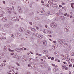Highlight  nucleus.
Listing matches in <instances>:
<instances>
[{
  "mask_svg": "<svg viewBox=\"0 0 74 74\" xmlns=\"http://www.w3.org/2000/svg\"><path fill=\"white\" fill-rule=\"evenodd\" d=\"M59 44H64L65 42H66V40L65 39H61L59 41Z\"/></svg>",
  "mask_w": 74,
  "mask_h": 74,
  "instance_id": "nucleus-1",
  "label": "nucleus"
},
{
  "mask_svg": "<svg viewBox=\"0 0 74 74\" xmlns=\"http://www.w3.org/2000/svg\"><path fill=\"white\" fill-rule=\"evenodd\" d=\"M31 34V32L30 31H27L25 33V34L26 36H30Z\"/></svg>",
  "mask_w": 74,
  "mask_h": 74,
  "instance_id": "nucleus-2",
  "label": "nucleus"
},
{
  "mask_svg": "<svg viewBox=\"0 0 74 74\" xmlns=\"http://www.w3.org/2000/svg\"><path fill=\"white\" fill-rule=\"evenodd\" d=\"M50 25L51 26V27H56L57 26V24L56 23L54 22L51 24Z\"/></svg>",
  "mask_w": 74,
  "mask_h": 74,
  "instance_id": "nucleus-3",
  "label": "nucleus"
},
{
  "mask_svg": "<svg viewBox=\"0 0 74 74\" xmlns=\"http://www.w3.org/2000/svg\"><path fill=\"white\" fill-rule=\"evenodd\" d=\"M11 19L12 21H19V19H17V18L16 17H11Z\"/></svg>",
  "mask_w": 74,
  "mask_h": 74,
  "instance_id": "nucleus-4",
  "label": "nucleus"
},
{
  "mask_svg": "<svg viewBox=\"0 0 74 74\" xmlns=\"http://www.w3.org/2000/svg\"><path fill=\"white\" fill-rule=\"evenodd\" d=\"M15 73L14 71L13 70H11L8 72L7 73V74H14Z\"/></svg>",
  "mask_w": 74,
  "mask_h": 74,
  "instance_id": "nucleus-5",
  "label": "nucleus"
},
{
  "mask_svg": "<svg viewBox=\"0 0 74 74\" xmlns=\"http://www.w3.org/2000/svg\"><path fill=\"white\" fill-rule=\"evenodd\" d=\"M2 21L3 22H6L7 21V18L5 17H3L2 19Z\"/></svg>",
  "mask_w": 74,
  "mask_h": 74,
  "instance_id": "nucleus-6",
  "label": "nucleus"
},
{
  "mask_svg": "<svg viewBox=\"0 0 74 74\" xmlns=\"http://www.w3.org/2000/svg\"><path fill=\"white\" fill-rule=\"evenodd\" d=\"M19 30L21 32H25V29L22 27L20 28Z\"/></svg>",
  "mask_w": 74,
  "mask_h": 74,
  "instance_id": "nucleus-7",
  "label": "nucleus"
},
{
  "mask_svg": "<svg viewBox=\"0 0 74 74\" xmlns=\"http://www.w3.org/2000/svg\"><path fill=\"white\" fill-rule=\"evenodd\" d=\"M69 28H70L69 27L67 26L64 28V30L66 32H67V31H68L69 30Z\"/></svg>",
  "mask_w": 74,
  "mask_h": 74,
  "instance_id": "nucleus-8",
  "label": "nucleus"
},
{
  "mask_svg": "<svg viewBox=\"0 0 74 74\" xmlns=\"http://www.w3.org/2000/svg\"><path fill=\"white\" fill-rule=\"evenodd\" d=\"M33 35L35 37H38V34L36 33H34Z\"/></svg>",
  "mask_w": 74,
  "mask_h": 74,
  "instance_id": "nucleus-9",
  "label": "nucleus"
},
{
  "mask_svg": "<svg viewBox=\"0 0 74 74\" xmlns=\"http://www.w3.org/2000/svg\"><path fill=\"white\" fill-rule=\"evenodd\" d=\"M52 7H53L54 8H56L57 7H58V5L56 4H53V5H52Z\"/></svg>",
  "mask_w": 74,
  "mask_h": 74,
  "instance_id": "nucleus-10",
  "label": "nucleus"
},
{
  "mask_svg": "<svg viewBox=\"0 0 74 74\" xmlns=\"http://www.w3.org/2000/svg\"><path fill=\"white\" fill-rule=\"evenodd\" d=\"M5 26L6 27L8 28V27H10V25L9 24H7L5 25Z\"/></svg>",
  "mask_w": 74,
  "mask_h": 74,
  "instance_id": "nucleus-11",
  "label": "nucleus"
},
{
  "mask_svg": "<svg viewBox=\"0 0 74 74\" xmlns=\"http://www.w3.org/2000/svg\"><path fill=\"white\" fill-rule=\"evenodd\" d=\"M3 50L5 52H6L7 51V48L6 46L4 47Z\"/></svg>",
  "mask_w": 74,
  "mask_h": 74,
  "instance_id": "nucleus-12",
  "label": "nucleus"
},
{
  "mask_svg": "<svg viewBox=\"0 0 74 74\" xmlns=\"http://www.w3.org/2000/svg\"><path fill=\"white\" fill-rule=\"evenodd\" d=\"M60 18H61L62 21H64V19H65V17L63 16H60Z\"/></svg>",
  "mask_w": 74,
  "mask_h": 74,
  "instance_id": "nucleus-13",
  "label": "nucleus"
},
{
  "mask_svg": "<svg viewBox=\"0 0 74 74\" xmlns=\"http://www.w3.org/2000/svg\"><path fill=\"white\" fill-rule=\"evenodd\" d=\"M44 12H44V11H42V12H41L40 11H38V12H37V13L38 14H40V15H41V14H41V13H42Z\"/></svg>",
  "mask_w": 74,
  "mask_h": 74,
  "instance_id": "nucleus-14",
  "label": "nucleus"
},
{
  "mask_svg": "<svg viewBox=\"0 0 74 74\" xmlns=\"http://www.w3.org/2000/svg\"><path fill=\"white\" fill-rule=\"evenodd\" d=\"M62 60H65L66 59V57L64 56H62Z\"/></svg>",
  "mask_w": 74,
  "mask_h": 74,
  "instance_id": "nucleus-15",
  "label": "nucleus"
},
{
  "mask_svg": "<svg viewBox=\"0 0 74 74\" xmlns=\"http://www.w3.org/2000/svg\"><path fill=\"white\" fill-rule=\"evenodd\" d=\"M57 47H56V46L55 45H53L52 47L53 49H55V48H56Z\"/></svg>",
  "mask_w": 74,
  "mask_h": 74,
  "instance_id": "nucleus-16",
  "label": "nucleus"
},
{
  "mask_svg": "<svg viewBox=\"0 0 74 74\" xmlns=\"http://www.w3.org/2000/svg\"><path fill=\"white\" fill-rule=\"evenodd\" d=\"M37 42L38 43H40V42H41V39H38Z\"/></svg>",
  "mask_w": 74,
  "mask_h": 74,
  "instance_id": "nucleus-17",
  "label": "nucleus"
},
{
  "mask_svg": "<svg viewBox=\"0 0 74 74\" xmlns=\"http://www.w3.org/2000/svg\"><path fill=\"white\" fill-rule=\"evenodd\" d=\"M15 50H16L17 52H20V49L18 48L16 49H15Z\"/></svg>",
  "mask_w": 74,
  "mask_h": 74,
  "instance_id": "nucleus-18",
  "label": "nucleus"
},
{
  "mask_svg": "<svg viewBox=\"0 0 74 74\" xmlns=\"http://www.w3.org/2000/svg\"><path fill=\"white\" fill-rule=\"evenodd\" d=\"M38 37H39V38H42L43 36L42 35H38Z\"/></svg>",
  "mask_w": 74,
  "mask_h": 74,
  "instance_id": "nucleus-19",
  "label": "nucleus"
},
{
  "mask_svg": "<svg viewBox=\"0 0 74 74\" xmlns=\"http://www.w3.org/2000/svg\"><path fill=\"white\" fill-rule=\"evenodd\" d=\"M54 71H58V68H54L53 69Z\"/></svg>",
  "mask_w": 74,
  "mask_h": 74,
  "instance_id": "nucleus-20",
  "label": "nucleus"
},
{
  "mask_svg": "<svg viewBox=\"0 0 74 74\" xmlns=\"http://www.w3.org/2000/svg\"><path fill=\"white\" fill-rule=\"evenodd\" d=\"M18 11L19 13H22V10L21 9L20 10H18Z\"/></svg>",
  "mask_w": 74,
  "mask_h": 74,
  "instance_id": "nucleus-21",
  "label": "nucleus"
},
{
  "mask_svg": "<svg viewBox=\"0 0 74 74\" xmlns=\"http://www.w3.org/2000/svg\"><path fill=\"white\" fill-rule=\"evenodd\" d=\"M35 19L36 20H39V19H40V18L38 17H37L35 18Z\"/></svg>",
  "mask_w": 74,
  "mask_h": 74,
  "instance_id": "nucleus-22",
  "label": "nucleus"
},
{
  "mask_svg": "<svg viewBox=\"0 0 74 74\" xmlns=\"http://www.w3.org/2000/svg\"><path fill=\"white\" fill-rule=\"evenodd\" d=\"M47 33H49V34H51V33H52V31H47Z\"/></svg>",
  "mask_w": 74,
  "mask_h": 74,
  "instance_id": "nucleus-23",
  "label": "nucleus"
},
{
  "mask_svg": "<svg viewBox=\"0 0 74 74\" xmlns=\"http://www.w3.org/2000/svg\"><path fill=\"white\" fill-rule=\"evenodd\" d=\"M8 51H10V52H14V50H11V49H10V48H9L8 49Z\"/></svg>",
  "mask_w": 74,
  "mask_h": 74,
  "instance_id": "nucleus-24",
  "label": "nucleus"
},
{
  "mask_svg": "<svg viewBox=\"0 0 74 74\" xmlns=\"http://www.w3.org/2000/svg\"><path fill=\"white\" fill-rule=\"evenodd\" d=\"M6 10L7 11H10V8H7Z\"/></svg>",
  "mask_w": 74,
  "mask_h": 74,
  "instance_id": "nucleus-25",
  "label": "nucleus"
},
{
  "mask_svg": "<svg viewBox=\"0 0 74 74\" xmlns=\"http://www.w3.org/2000/svg\"><path fill=\"white\" fill-rule=\"evenodd\" d=\"M43 52L45 53H47V50H43Z\"/></svg>",
  "mask_w": 74,
  "mask_h": 74,
  "instance_id": "nucleus-26",
  "label": "nucleus"
},
{
  "mask_svg": "<svg viewBox=\"0 0 74 74\" xmlns=\"http://www.w3.org/2000/svg\"><path fill=\"white\" fill-rule=\"evenodd\" d=\"M71 7L73 8H74V3H72L71 4Z\"/></svg>",
  "mask_w": 74,
  "mask_h": 74,
  "instance_id": "nucleus-27",
  "label": "nucleus"
},
{
  "mask_svg": "<svg viewBox=\"0 0 74 74\" xmlns=\"http://www.w3.org/2000/svg\"><path fill=\"white\" fill-rule=\"evenodd\" d=\"M31 30L33 32H35L36 29L34 28H32L31 29Z\"/></svg>",
  "mask_w": 74,
  "mask_h": 74,
  "instance_id": "nucleus-28",
  "label": "nucleus"
},
{
  "mask_svg": "<svg viewBox=\"0 0 74 74\" xmlns=\"http://www.w3.org/2000/svg\"><path fill=\"white\" fill-rule=\"evenodd\" d=\"M43 44L44 45H47V42H43Z\"/></svg>",
  "mask_w": 74,
  "mask_h": 74,
  "instance_id": "nucleus-29",
  "label": "nucleus"
},
{
  "mask_svg": "<svg viewBox=\"0 0 74 74\" xmlns=\"http://www.w3.org/2000/svg\"><path fill=\"white\" fill-rule=\"evenodd\" d=\"M12 67L11 66H8V69H11V68H12Z\"/></svg>",
  "mask_w": 74,
  "mask_h": 74,
  "instance_id": "nucleus-30",
  "label": "nucleus"
},
{
  "mask_svg": "<svg viewBox=\"0 0 74 74\" xmlns=\"http://www.w3.org/2000/svg\"><path fill=\"white\" fill-rule=\"evenodd\" d=\"M40 65H41V66L42 67V66H43V65H44V63H43V62H41L40 63Z\"/></svg>",
  "mask_w": 74,
  "mask_h": 74,
  "instance_id": "nucleus-31",
  "label": "nucleus"
},
{
  "mask_svg": "<svg viewBox=\"0 0 74 74\" xmlns=\"http://www.w3.org/2000/svg\"><path fill=\"white\" fill-rule=\"evenodd\" d=\"M60 34L61 35H62V34H63V32L62 31L60 32Z\"/></svg>",
  "mask_w": 74,
  "mask_h": 74,
  "instance_id": "nucleus-32",
  "label": "nucleus"
},
{
  "mask_svg": "<svg viewBox=\"0 0 74 74\" xmlns=\"http://www.w3.org/2000/svg\"><path fill=\"white\" fill-rule=\"evenodd\" d=\"M71 56H74V53H72L71 54Z\"/></svg>",
  "mask_w": 74,
  "mask_h": 74,
  "instance_id": "nucleus-33",
  "label": "nucleus"
},
{
  "mask_svg": "<svg viewBox=\"0 0 74 74\" xmlns=\"http://www.w3.org/2000/svg\"><path fill=\"white\" fill-rule=\"evenodd\" d=\"M46 6L47 7H49V5L48 4H46Z\"/></svg>",
  "mask_w": 74,
  "mask_h": 74,
  "instance_id": "nucleus-34",
  "label": "nucleus"
},
{
  "mask_svg": "<svg viewBox=\"0 0 74 74\" xmlns=\"http://www.w3.org/2000/svg\"><path fill=\"white\" fill-rule=\"evenodd\" d=\"M10 40H8L6 42V43H10Z\"/></svg>",
  "mask_w": 74,
  "mask_h": 74,
  "instance_id": "nucleus-35",
  "label": "nucleus"
},
{
  "mask_svg": "<svg viewBox=\"0 0 74 74\" xmlns=\"http://www.w3.org/2000/svg\"><path fill=\"white\" fill-rule=\"evenodd\" d=\"M16 36H19L20 34H19L17 33L16 34Z\"/></svg>",
  "mask_w": 74,
  "mask_h": 74,
  "instance_id": "nucleus-36",
  "label": "nucleus"
},
{
  "mask_svg": "<svg viewBox=\"0 0 74 74\" xmlns=\"http://www.w3.org/2000/svg\"><path fill=\"white\" fill-rule=\"evenodd\" d=\"M4 15L2 14H0V17H3V16Z\"/></svg>",
  "mask_w": 74,
  "mask_h": 74,
  "instance_id": "nucleus-37",
  "label": "nucleus"
},
{
  "mask_svg": "<svg viewBox=\"0 0 74 74\" xmlns=\"http://www.w3.org/2000/svg\"><path fill=\"white\" fill-rule=\"evenodd\" d=\"M52 4H53V3L52 2H50L49 4H50V5H51V6Z\"/></svg>",
  "mask_w": 74,
  "mask_h": 74,
  "instance_id": "nucleus-38",
  "label": "nucleus"
},
{
  "mask_svg": "<svg viewBox=\"0 0 74 74\" xmlns=\"http://www.w3.org/2000/svg\"><path fill=\"white\" fill-rule=\"evenodd\" d=\"M48 71H51V68L50 67H49L48 68Z\"/></svg>",
  "mask_w": 74,
  "mask_h": 74,
  "instance_id": "nucleus-39",
  "label": "nucleus"
},
{
  "mask_svg": "<svg viewBox=\"0 0 74 74\" xmlns=\"http://www.w3.org/2000/svg\"><path fill=\"white\" fill-rule=\"evenodd\" d=\"M60 15V14H59V13H57L56 14V16H59V15Z\"/></svg>",
  "mask_w": 74,
  "mask_h": 74,
  "instance_id": "nucleus-40",
  "label": "nucleus"
},
{
  "mask_svg": "<svg viewBox=\"0 0 74 74\" xmlns=\"http://www.w3.org/2000/svg\"><path fill=\"white\" fill-rule=\"evenodd\" d=\"M11 37H13V38H14V34H11Z\"/></svg>",
  "mask_w": 74,
  "mask_h": 74,
  "instance_id": "nucleus-41",
  "label": "nucleus"
},
{
  "mask_svg": "<svg viewBox=\"0 0 74 74\" xmlns=\"http://www.w3.org/2000/svg\"><path fill=\"white\" fill-rule=\"evenodd\" d=\"M15 26L16 27H19V25H18L17 24H16L15 25Z\"/></svg>",
  "mask_w": 74,
  "mask_h": 74,
  "instance_id": "nucleus-42",
  "label": "nucleus"
},
{
  "mask_svg": "<svg viewBox=\"0 0 74 74\" xmlns=\"http://www.w3.org/2000/svg\"><path fill=\"white\" fill-rule=\"evenodd\" d=\"M21 9V7H18V8H17V10H20Z\"/></svg>",
  "mask_w": 74,
  "mask_h": 74,
  "instance_id": "nucleus-43",
  "label": "nucleus"
},
{
  "mask_svg": "<svg viewBox=\"0 0 74 74\" xmlns=\"http://www.w3.org/2000/svg\"><path fill=\"white\" fill-rule=\"evenodd\" d=\"M28 29H32V27H28Z\"/></svg>",
  "mask_w": 74,
  "mask_h": 74,
  "instance_id": "nucleus-44",
  "label": "nucleus"
},
{
  "mask_svg": "<svg viewBox=\"0 0 74 74\" xmlns=\"http://www.w3.org/2000/svg\"><path fill=\"white\" fill-rule=\"evenodd\" d=\"M64 45L65 46H67H67H69V45H67V43H65Z\"/></svg>",
  "mask_w": 74,
  "mask_h": 74,
  "instance_id": "nucleus-45",
  "label": "nucleus"
},
{
  "mask_svg": "<svg viewBox=\"0 0 74 74\" xmlns=\"http://www.w3.org/2000/svg\"><path fill=\"white\" fill-rule=\"evenodd\" d=\"M62 9H64V10H65L66 8L64 7H62Z\"/></svg>",
  "mask_w": 74,
  "mask_h": 74,
  "instance_id": "nucleus-46",
  "label": "nucleus"
},
{
  "mask_svg": "<svg viewBox=\"0 0 74 74\" xmlns=\"http://www.w3.org/2000/svg\"><path fill=\"white\" fill-rule=\"evenodd\" d=\"M70 58H68L66 59V60H70Z\"/></svg>",
  "mask_w": 74,
  "mask_h": 74,
  "instance_id": "nucleus-47",
  "label": "nucleus"
},
{
  "mask_svg": "<svg viewBox=\"0 0 74 74\" xmlns=\"http://www.w3.org/2000/svg\"><path fill=\"white\" fill-rule=\"evenodd\" d=\"M69 66L70 67H71V66H72V64H71L69 65Z\"/></svg>",
  "mask_w": 74,
  "mask_h": 74,
  "instance_id": "nucleus-48",
  "label": "nucleus"
},
{
  "mask_svg": "<svg viewBox=\"0 0 74 74\" xmlns=\"http://www.w3.org/2000/svg\"><path fill=\"white\" fill-rule=\"evenodd\" d=\"M51 60H53L54 59V58L52 57L51 59Z\"/></svg>",
  "mask_w": 74,
  "mask_h": 74,
  "instance_id": "nucleus-49",
  "label": "nucleus"
},
{
  "mask_svg": "<svg viewBox=\"0 0 74 74\" xmlns=\"http://www.w3.org/2000/svg\"><path fill=\"white\" fill-rule=\"evenodd\" d=\"M71 62H72V61H74V59H71Z\"/></svg>",
  "mask_w": 74,
  "mask_h": 74,
  "instance_id": "nucleus-50",
  "label": "nucleus"
},
{
  "mask_svg": "<svg viewBox=\"0 0 74 74\" xmlns=\"http://www.w3.org/2000/svg\"><path fill=\"white\" fill-rule=\"evenodd\" d=\"M28 66L29 67H30V65L29 64H28Z\"/></svg>",
  "mask_w": 74,
  "mask_h": 74,
  "instance_id": "nucleus-51",
  "label": "nucleus"
},
{
  "mask_svg": "<svg viewBox=\"0 0 74 74\" xmlns=\"http://www.w3.org/2000/svg\"><path fill=\"white\" fill-rule=\"evenodd\" d=\"M21 40H25V39L23 38H21Z\"/></svg>",
  "mask_w": 74,
  "mask_h": 74,
  "instance_id": "nucleus-52",
  "label": "nucleus"
},
{
  "mask_svg": "<svg viewBox=\"0 0 74 74\" xmlns=\"http://www.w3.org/2000/svg\"><path fill=\"white\" fill-rule=\"evenodd\" d=\"M1 67H3V64H1Z\"/></svg>",
  "mask_w": 74,
  "mask_h": 74,
  "instance_id": "nucleus-53",
  "label": "nucleus"
},
{
  "mask_svg": "<svg viewBox=\"0 0 74 74\" xmlns=\"http://www.w3.org/2000/svg\"><path fill=\"white\" fill-rule=\"evenodd\" d=\"M22 61V62H25V61H26V60H25V59H24V60H23Z\"/></svg>",
  "mask_w": 74,
  "mask_h": 74,
  "instance_id": "nucleus-54",
  "label": "nucleus"
},
{
  "mask_svg": "<svg viewBox=\"0 0 74 74\" xmlns=\"http://www.w3.org/2000/svg\"><path fill=\"white\" fill-rule=\"evenodd\" d=\"M14 54V53H11V55H12Z\"/></svg>",
  "mask_w": 74,
  "mask_h": 74,
  "instance_id": "nucleus-55",
  "label": "nucleus"
},
{
  "mask_svg": "<svg viewBox=\"0 0 74 74\" xmlns=\"http://www.w3.org/2000/svg\"><path fill=\"white\" fill-rule=\"evenodd\" d=\"M67 16L68 17H69H69H70V15L69 14H67Z\"/></svg>",
  "mask_w": 74,
  "mask_h": 74,
  "instance_id": "nucleus-56",
  "label": "nucleus"
},
{
  "mask_svg": "<svg viewBox=\"0 0 74 74\" xmlns=\"http://www.w3.org/2000/svg\"><path fill=\"white\" fill-rule=\"evenodd\" d=\"M67 14V13H66L64 14V16H66Z\"/></svg>",
  "mask_w": 74,
  "mask_h": 74,
  "instance_id": "nucleus-57",
  "label": "nucleus"
},
{
  "mask_svg": "<svg viewBox=\"0 0 74 74\" xmlns=\"http://www.w3.org/2000/svg\"><path fill=\"white\" fill-rule=\"evenodd\" d=\"M48 36H49V37H52V36L51 35H48Z\"/></svg>",
  "mask_w": 74,
  "mask_h": 74,
  "instance_id": "nucleus-58",
  "label": "nucleus"
},
{
  "mask_svg": "<svg viewBox=\"0 0 74 74\" xmlns=\"http://www.w3.org/2000/svg\"><path fill=\"white\" fill-rule=\"evenodd\" d=\"M41 55H42L41 54H38V56H41Z\"/></svg>",
  "mask_w": 74,
  "mask_h": 74,
  "instance_id": "nucleus-59",
  "label": "nucleus"
},
{
  "mask_svg": "<svg viewBox=\"0 0 74 74\" xmlns=\"http://www.w3.org/2000/svg\"><path fill=\"white\" fill-rule=\"evenodd\" d=\"M2 2L3 4H5V1H2Z\"/></svg>",
  "mask_w": 74,
  "mask_h": 74,
  "instance_id": "nucleus-60",
  "label": "nucleus"
},
{
  "mask_svg": "<svg viewBox=\"0 0 74 74\" xmlns=\"http://www.w3.org/2000/svg\"><path fill=\"white\" fill-rule=\"evenodd\" d=\"M51 57H49L48 58L49 59H51Z\"/></svg>",
  "mask_w": 74,
  "mask_h": 74,
  "instance_id": "nucleus-61",
  "label": "nucleus"
},
{
  "mask_svg": "<svg viewBox=\"0 0 74 74\" xmlns=\"http://www.w3.org/2000/svg\"><path fill=\"white\" fill-rule=\"evenodd\" d=\"M29 24H30V25H32V24H33V23L32 22L29 23Z\"/></svg>",
  "mask_w": 74,
  "mask_h": 74,
  "instance_id": "nucleus-62",
  "label": "nucleus"
},
{
  "mask_svg": "<svg viewBox=\"0 0 74 74\" xmlns=\"http://www.w3.org/2000/svg\"><path fill=\"white\" fill-rule=\"evenodd\" d=\"M58 59L56 58L55 59V61H58Z\"/></svg>",
  "mask_w": 74,
  "mask_h": 74,
  "instance_id": "nucleus-63",
  "label": "nucleus"
},
{
  "mask_svg": "<svg viewBox=\"0 0 74 74\" xmlns=\"http://www.w3.org/2000/svg\"><path fill=\"white\" fill-rule=\"evenodd\" d=\"M26 74H30V73H26Z\"/></svg>",
  "mask_w": 74,
  "mask_h": 74,
  "instance_id": "nucleus-64",
  "label": "nucleus"
}]
</instances>
